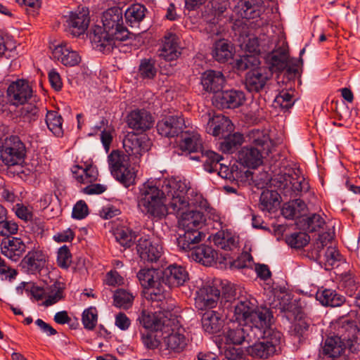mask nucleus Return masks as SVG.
Here are the masks:
<instances>
[{
	"label": "nucleus",
	"mask_w": 360,
	"mask_h": 360,
	"mask_svg": "<svg viewBox=\"0 0 360 360\" xmlns=\"http://www.w3.org/2000/svg\"><path fill=\"white\" fill-rule=\"evenodd\" d=\"M161 49L158 50L159 57L167 61L176 59L181 54L179 46V37L176 34L168 32L162 40Z\"/></svg>",
	"instance_id": "obj_25"
},
{
	"label": "nucleus",
	"mask_w": 360,
	"mask_h": 360,
	"mask_svg": "<svg viewBox=\"0 0 360 360\" xmlns=\"http://www.w3.org/2000/svg\"><path fill=\"white\" fill-rule=\"evenodd\" d=\"M348 330L355 332L356 326L354 321H347L346 325H342L339 328V333H342L340 336H331L326 339L322 347L323 354L330 358L340 357L346 348L345 341L351 339L349 335L343 334L345 331Z\"/></svg>",
	"instance_id": "obj_10"
},
{
	"label": "nucleus",
	"mask_w": 360,
	"mask_h": 360,
	"mask_svg": "<svg viewBox=\"0 0 360 360\" xmlns=\"http://www.w3.org/2000/svg\"><path fill=\"white\" fill-rule=\"evenodd\" d=\"M164 344L166 348L174 353L183 352L188 345V339L185 335L184 330H172L167 336L164 338Z\"/></svg>",
	"instance_id": "obj_32"
},
{
	"label": "nucleus",
	"mask_w": 360,
	"mask_h": 360,
	"mask_svg": "<svg viewBox=\"0 0 360 360\" xmlns=\"http://www.w3.org/2000/svg\"><path fill=\"white\" fill-rule=\"evenodd\" d=\"M280 194L276 191H262L259 198V208L262 211L274 212L280 205Z\"/></svg>",
	"instance_id": "obj_40"
},
{
	"label": "nucleus",
	"mask_w": 360,
	"mask_h": 360,
	"mask_svg": "<svg viewBox=\"0 0 360 360\" xmlns=\"http://www.w3.org/2000/svg\"><path fill=\"white\" fill-rule=\"evenodd\" d=\"M160 135L167 138H174L183 133L186 128L184 117L181 112L164 116L156 125Z\"/></svg>",
	"instance_id": "obj_13"
},
{
	"label": "nucleus",
	"mask_w": 360,
	"mask_h": 360,
	"mask_svg": "<svg viewBox=\"0 0 360 360\" xmlns=\"http://www.w3.org/2000/svg\"><path fill=\"white\" fill-rule=\"evenodd\" d=\"M217 253L212 248L205 244L198 245L188 254V257L192 259L205 266L211 265Z\"/></svg>",
	"instance_id": "obj_34"
},
{
	"label": "nucleus",
	"mask_w": 360,
	"mask_h": 360,
	"mask_svg": "<svg viewBox=\"0 0 360 360\" xmlns=\"http://www.w3.org/2000/svg\"><path fill=\"white\" fill-rule=\"evenodd\" d=\"M238 4V13L243 18H259L263 11V2L261 0H245L239 1Z\"/></svg>",
	"instance_id": "obj_33"
},
{
	"label": "nucleus",
	"mask_w": 360,
	"mask_h": 360,
	"mask_svg": "<svg viewBox=\"0 0 360 360\" xmlns=\"http://www.w3.org/2000/svg\"><path fill=\"white\" fill-rule=\"evenodd\" d=\"M341 255L334 247H328L325 253L326 265L333 266L340 261Z\"/></svg>",
	"instance_id": "obj_62"
},
{
	"label": "nucleus",
	"mask_w": 360,
	"mask_h": 360,
	"mask_svg": "<svg viewBox=\"0 0 360 360\" xmlns=\"http://www.w3.org/2000/svg\"><path fill=\"white\" fill-rule=\"evenodd\" d=\"M26 155V148L24 143L18 136L7 138L1 150L2 161L7 165L21 164Z\"/></svg>",
	"instance_id": "obj_12"
},
{
	"label": "nucleus",
	"mask_w": 360,
	"mask_h": 360,
	"mask_svg": "<svg viewBox=\"0 0 360 360\" xmlns=\"http://www.w3.org/2000/svg\"><path fill=\"white\" fill-rule=\"evenodd\" d=\"M134 297L124 289H117L113 294V304L120 309H128L131 307Z\"/></svg>",
	"instance_id": "obj_45"
},
{
	"label": "nucleus",
	"mask_w": 360,
	"mask_h": 360,
	"mask_svg": "<svg viewBox=\"0 0 360 360\" xmlns=\"http://www.w3.org/2000/svg\"><path fill=\"white\" fill-rule=\"evenodd\" d=\"M103 27L94 26L89 37L94 49L110 51L117 46V41H124L132 38L131 34L124 25L123 12L120 7H112L103 13Z\"/></svg>",
	"instance_id": "obj_2"
},
{
	"label": "nucleus",
	"mask_w": 360,
	"mask_h": 360,
	"mask_svg": "<svg viewBox=\"0 0 360 360\" xmlns=\"http://www.w3.org/2000/svg\"><path fill=\"white\" fill-rule=\"evenodd\" d=\"M258 63L259 60L255 56L245 55L236 60V67L240 70H245L257 65Z\"/></svg>",
	"instance_id": "obj_58"
},
{
	"label": "nucleus",
	"mask_w": 360,
	"mask_h": 360,
	"mask_svg": "<svg viewBox=\"0 0 360 360\" xmlns=\"http://www.w3.org/2000/svg\"><path fill=\"white\" fill-rule=\"evenodd\" d=\"M184 233H179L176 238L179 248L184 252H191L202 240L205 235L198 230H183Z\"/></svg>",
	"instance_id": "obj_29"
},
{
	"label": "nucleus",
	"mask_w": 360,
	"mask_h": 360,
	"mask_svg": "<svg viewBox=\"0 0 360 360\" xmlns=\"http://www.w3.org/2000/svg\"><path fill=\"white\" fill-rule=\"evenodd\" d=\"M316 298L322 305L332 307L341 306L345 302L343 295L338 294L335 290L327 288L319 289L316 294Z\"/></svg>",
	"instance_id": "obj_35"
},
{
	"label": "nucleus",
	"mask_w": 360,
	"mask_h": 360,
	"mask_svg": "<svg viewBox=\"0 0 360 360\" xmlns=\"http://www.w3.org/2000/svg\"><path fill=\"white\" fill-rule=\"evenodd\" d=\"M68 31L75 37H78L84 33L89 23V18L87 13H71L66 21Z\"/></svg>",
	"instance_id": "obj_31"
},
{
	"label": "nucleus",
	"mask_w": 360,
	"mask_h": 360,
	"mask_svg": "<svg viewBox=\"0 0 360 360\" xmlns=\"http://www.w3.org/2000/svg\"><path fill=\"white\" fill-rule=\"evenodd\" d=\"M273 184L286 197L295 198L309 189L308 181L297 173L294 174H278L274 179Z\"/></svg>",
	"instance_id": "obj_8"
},
{
	"label": "nucleus",
	"mask_w": 360,
	"mask_h": 360,
	"mask_svg": "<svg viewBox=\"0 0 360 360\" xmlns=\"http://www.w3.org/2000/svg\"><path fill=\"white\" fill-rule=\"evenodd\" d=\"M221 139L224 140L220 143L219 148L225 153H232L243 141V136L240 133L229 132Z\"/></svg>",
	"instance_id": "obj_41"
},
{
	"label": "nucleus",
	"mask_w": 360,
	"mask_h": 360,
	"mask_svg": "<svg viewBox=\"0 0 360 360\" xmlns=\"http://www.w3.org/2000/svg\"><path fill=\"white\" fill-rule=\"evenodd\" d=\"M258 335H260L258 326L237 322L236 326L233 323L232 326L227 328L223 333L221 340L225 345L229 346L230 345H240L244 341L250 344Z\"/></svg>",
	"instance_id": "obj_9"
},
{
	"label": "nucleus",
	"mask_w": 360,
	"mask_h": 360,
	"mask_svg": "<svg viewBox=\"0 0 360 360\" xmlns=\"http://www.w3.org/2000/svg\"><path fill=\"white\" fill-rule=\"evenodd\" d=\"M340 285L345 293L349 297L353 296L358 288V283L351 274L344 275Z\"/></svg>",
	"instance_id": "obj_57"
},
{
	"label": "nucleus",
	"mask_w": 360,
	"mask_h": 360,
	"mask_svg": "<svg viewBox=\"0 0 360 360\" xmlns=\"http://www.w3.org/2000/svg\"><path fill=\"white\" fill-rule=\"evenodd\" d=\"M260 335H257L247 347L248 354L258 359H268L280 353V345L282 333L267 324L265 327H259Z\"/></svg>",
	"instance_id": "obj_4"
},
{
	"label": "nucleus",
	"mask_w": 360,
	"mask_h": 360,
	"mask_svg": "<svg viewBox=\"0 0 360 360\" xmlns=\"http://www.w3.org/2000/svg\"><path fill=\"white\" fill-rule=\"evenodd\" d=\"M271 150V142L269 137L262 136L255 139L253 143L243 147L238 152V162L248 168L255 169L263 163V159Z\"/></svg>",
	"instance_id": "obj_6"
},
{
	"label": "nucleus",
	"mask_w": 360,
	"mask_h": 360,
	"mask_svg": "<svg viewBox=\"0 0 360 360\" xmlns=\"http://www.w3.org/2000/svg\"><path fill=\"white\" fill-rule=\"evenodd\" d=\"M325 224L324 219L318 214H313L307 217L304 224L307 231L313 233L323 228Z\"/></svg>",
	"instance_id": "obj_54"
},
{
	"label": "nucleus",
	"mask_w": 360,
	"mask_h": 360,
	"mask_svg": "<svg viewBox=\"0 0 360 360\" xmlns=\"http://www.w3.org/2000/svg\"><path fill=\"white\" fill-rule=\"evenodd\" d=\"M140 77L143 79H153L157 73L155 63L150 59H143L139 68Z\"/></svg>",
	"instance_id": "obj_50"
},
{
	"label": "nucleus",
	"mask_w": 360,
	"mask_h": 360,
	"mask_svg": "<svg viewBox=\"0 0 360 360\" xmlns=\"http://www.w3.org/2000/svg\"><path fill=\"white\" fill-rule=\"evenodd\" d=\"M224 352L227 360H245L243 351L240 348L225 346Z\"/></svg>",
	"instance_id": "obj_64"
},
{
	"label": "nucleus",
	"mask_w": 360,
	"mask_h": 360,
	"mask_svg": "<svg viewBox=\"0 0 360 360\" xmlns=\"http://www.w3.org/2000/svg\"><path fill=\"white\" fill-rule=\"evenodd\" d=\"M48 261L47 255L41 250L29 251L21 261V266L28 274L40 273L46 266Z\"/></svg>",
	"instance_id": "obj_21"
},
{
	"label": "nucleus",
	"mask_w": 360,
	"mask_h": 360,
	"mask_svg": "<svg viewBox=\"0 0 360 360\" xmlns=\"http://www.w3.org/2000/svg\"><path fill=\"white\" fill-rule=\"evenodd\" d=\"M270 77L269 71L264 68L251 69L245 75V88L250 93H259L264 89Z\"/></svg>",
	"instance_id": "obj_19"
},
{
	"label": "nucleus",
	"mask_w": 360,
	"mask_h": 360,
	"mask_svg": "<svg viewBox=\"0 0 360 360\" xmlns=\"http://www.w3.org/2000/svg\"><path fill=\"white\" fill-rule=\"evenodd\" d=\"M288 60V51L282 48L274 50L266 57L267 63L271 71H283Z\"/></svg>",
	"instance_id": "obj_37"
},
{
	"label": "nucleus",
	"mask_w": 360,
	"mask_h": 360,
	"mask_svg": "<svg viewBox=\"0 0 360 360\" xmlns=\"http://www.w3.org/2000/svg\"><path fill=\"white\" fill-rule=\"evenodd\" d=\"M114 235L116 240L125 248L131 247L135 239L134 233L127 228L117 229Z\"/></svg>",
	"instance_id": "obj_47"
},
{
	"label": "nucleus",
	"mask_w": 360,
	"mask_h": 360,
	"mask_svg": "<svg viewBox=\"0 0 360 360\" xmlns=\"http://www.w3.org/2000/svg\"><path fill=\"white\" fill-rule=\"evenodd\" d=\"M233 129V124L231 121L223 115H216L210 117L205 126L207 134L219 139L226 136V134L231 132Z\"/></svg>",
	"instance_id": "obj_23"
},
{
	"label": "nucleus",
	"mask_w": 360,
	"mask_h": 360,
	"mask_svg": "<svg viewBox=\"0 0 360 360\" xmlns=\"http://www.w3.org/2000/svg\"><path fill=\"white\" fill-rule=\"evenodd\" d=\"M141 340L143 345L148 349H155L158 348L160 344V340L157 338V335L153 334L151 331L143 333L141 335Z\"/></svg>",
	"instance_id": "obj_61"
},
{
	"label": "nucleus",
	"mask_w": 360,
	"mask_h": 360,
	"mask_svg": "<svg viewBox=\"0 0 360 360\" xmlns=\"http://www.w3.org/2000/svg\"><path fill=\"white\" fill-rule=\"evenodd\" d=\"M163 284L165 288H178L189 281V274L184 266L171 264L162 270Z\"/></svg>",
	"instance_id": "obj_18"
},
{
	"label": "nucleus",
	"mask_w": 360,
	"mask_h": 360,
	"mask_svg": "<svg viewBox=\"0 0 360 360\" xmlns=\"http://www.w3.org/2000/svg\"><path fill=\"white\" fill-rule=\"evenodd\" d=\"M153 123V117L144 109L134 110L127 116V126L138 133H143L150 129Z\"/></svg>",
	"instance_id": "obj_20"
},
{
	"label": "nucleus",
	"mask_w": 360,
	"mask_h": 360,
	"mask_svg": "<svg viewBox=\"0 0 360 360\" xmlns=\"http://www.w3.org/2000/svg\"><path fill=\"white\" fill-rule=\"evenodd\" d=\"M136 250L141 259L145 262H156L162 254V246L159 238H141Z\"/></svg>",
	"instance_id": "obj_15"
},
{
	"label": "nucleus",
	"mask_w": 360,
	"mask_h": 360,
	"mask_svg": "<svg viewBox=\"0 0 360 360\" xmlns=\"http://www.w3.org/2000/svg\"><path fill=\"white\" fill-rule=\"evenodd\" d=\"M221 304L224 310H227L226 316H229L230 311L233 314V321L238 323L259 327H265L267 324H271L273 314L270 309L259 308L257 300L247 292L240 295L237 300H235L233 294L224 292Z\"/></svg>",
	"instance_id": "obj_3"
},
{
	"label": "nucleus",
	"mask_w": 360,
	"mask_h": 360,
	"mask_svg": "<svg viewBox=\"0 0 360 360\" xmlns=\"http://www.w3.org/2000/svg\"><path fill=\"white\" fill-rule=\"evenodd\" d=\"M225 82V77L220 71L209 70L201 75V84L203 89L214 95L221 91Z\"/></svg>",
	"instance_id": "obj_26"
},
{
	"label": "nucleus",
	"mask_w": 360,
	"mask_h": 360,
	"mask_svg": "<svg viewBox=\"0 0 360 360\" xmlns=\"http://www.w3.org/2000/svg\"><path fill=\"white\" fill-rule=\"evenodd\" d=\"M123 147L127 156L139 159L150 148L149 140L146 137H139L135 134H129L123 140Z\"/></svg>",
	"instance_id": "obj_22"
},
{
	"label": "nucleus",
	"mask_w": 360,
	"mask_h": 360,
	"mask_svg": "<svg viewBox=\"0 0 360 360\" xmlns=\"http://www.w3.org/2000/svg\"><path fill=\"white\" fill-rule=\"evenodd\" d=\"M5 236L0 244L1 253L13 261L18 260L25 252V244L20 238Z\"/></svg>",
	"instance_id": "obj_24"
},
{
	"label": "nucleus",
	"mask_w": 360,
	"mask_h": 360,
	"mask_svg": "<svg viewBox=\"0 0 360 360\" xmlns=\"http://www.w3.org/2000/svg\"><path fill=\"white\" fill-rule=\"evenodd\" d=\"M274 103L282 109L288 110L293 106L295 101L291 94L286 91H282L276 96Z\"/></svg>",
	"instance_id": "obj_55"
},
{
	"label": "nucleus",
	"mask_w": 360,
	"mask_h": 360,
	"mask_svg": "<svg viewBox=\"0 0 360 360\" xmlns=\"http://www.w3.org/2000/svg\"><path fill=\"white\" fill-rule=\"evenodd\" d=\"M202 326L203 330L209 334H214L220 331L223 321L219 314L212 310L207 309L202 316Z\"/></svg>",
	"instance_id": "obj_38"
},
{
	"label": "nucleus",
	"mask_w": 360,
	"mask_h": 360,
	"mask_svg": "<svg viewBox=\"0 0 360 360\" xmlns=\"http://www.w3.org/2000/svg\"><path fill=\"white\" fill-rule=\"evenodd\" d=\"M63 297V290L56 283L50 287L49 294L47 295L44 305L49 307L57 303Z\"/></svg>",
	"instance_id": "obj_56"
},
{
	"label": "nucleus",
	"mask_w": 360,
	"mask_h": 360,
	"mask_svg": "<svg viewBox=\"0 0 360 360\" xmlns=\"http://www.w3.org/2000/svg\"><path fill=\"white\" fill-rule=\"evenodd\" d=\"M252 255L247 252H243L238 258L233 261L231 267L238 269H248L251 266L252 261Z\"/></svg>",
	"instance_id": "obj_59"
},
{
	"label": "nucleus",
	"mask_w": 360,
	"mask_h": 360,
	"mask_svg": "<svg viewBox=\"0 0 360 360\" xmlns=\"http://www.w3.org/2000/svg\"><path fill=\"white\" fill-rule=\"evenodd\" d=\"M246 101L245 93L241 90L221 91L212 98L213 104L219 109H235L242 106Z\"/></svg>",
	"instance_id": "obj_14"
},
{
	"label": "nucleus",
	"mask_w": 360,
	"mask_h": 360,
	"mask_svg": "<svg viewBox=\"0 0 360 360\" xmlns=\"http://www.w3.org/2000/svg\"><path fill=\"white\" fill-rule=\"evenodd\" d=\"M302 59H289L287 62V66L284 69V77L288 80H293L300 77V68L302 65Z\"/></svg>",
	"instance_id": "obj_49"
},
{
	"label": "nucleus",
	"mask_w": 360,
	"mask_h": 360,
	"mask_svg": "<svg viewBox=\"0 0 360 360\" xmlns=\"http://www.w3.org/2000/svg\"><path fill=\"white\" fill-rule=\"evenodd\" d=\"M53 58L60 61L65 66L73 67L81 61V57L77 51H73L67 44L56 46L52 51Z\"/></svg>",
	"instance_id": "obj_27"
},
{
	"label": "nucleus",
	"mask_w": 360,
	"mask_h": 360,
	"mask_svg": "<svg viewBox=\"0 0 360 360\" xmlns=\"http://www.w3.org/2000/svg\"><path fill=\"white\" fill-rule=\"evenodd\" d=\"M309 323L304 319H299L290 327L291 335L298 338L300 341L305 339L308 335Z\"/></svg>",
	"instance_id": "obj_51"
},
{
	"label": "nucleus",
	"mask_w": 360,
	"mask_h": 360,
	"mask_svg": "<svg viewBox=\"0 0 360 360\" xmlns=\"http://www.w3.org/2000/svg\"><path fill=\"white\" fill-rule=\"evenodd\" d=\"M179 146L182 152L188 153L190 155L191 153L200 155L203 150L200 136L194 131H186L182 134Z\"/></svg>",
	"instance_id": "obj_30"
},
{
	"label": "nucleus",
	"mask_w": 360,
	"mask_h": 360,
	"mask_svg": "<svg viewBox=\"0 0 360 360\" xmlns=\"http://www.w3.org/2000/svg\"><path fill=\"white\" fill-rule=\"evenodd\" d=\"M138 207L149 217L162 219L168 212L179 214L188 207L206 208L207 202L185 181L165 179L158 186L145 183L139 188Z\"/></svg>",
	"instance_id": "obj_1"
},
{
	"label": "nucleus",
	"mask_w": 360,
	"mask_h": 360,
	"mask_svg": "<svg viewBox=\"0 0 360 360\" xmlns=\"http://www.w3.org/2000/svg\"><path fill=\"white\" fill-rule=\"evenodd\" d=\"M162 270L154 268L141 269L136 274L140 285L144 289L146 300L163 303L168 292L163 284Z\"/></svg>",
	"instance_id": "obj_5"
},
{
	"label": "nucleus",
	"mask_w": 360,
	"mask_h": 360,
	"mask_svg": "<svg viewBox=\"0 0 360 360\" xmlns=\"http://www.w3.org/2000/svg\"><path fill=\"white\" fill-rule=\"evenodd\" d=\"M190 158L202 161L204 169L210 173L215 172L218 169L219 162L224 159L221 155L212 150H202L200 155H191Z\"/></svg>",
	"instance_id": "obj_36"
},
{
	"label": "nucleus",
	"mask_w": 360,
	"mask_h": 360,
	"mask_svg": "<svg viewBox=\"0 0 360 360\" xmlns=\"http://www.w3.org/2000/svg\"><path fill=\"white\" fill-rule=\"evenodd\" d=\"M109 169L113 177L124 187L135 184L136 174L130 168L129 157L123 152L112 150L108 156Z\"/></svg>",
	"instance_id": "obj_7"
},
{
	"label": "nucleus",
	"mask_w": 360,
	"mask_h": 360,
	"mask_svg": "<svg viewBox=\"0 0 360 360\" xmlns=\"http://www.w3.org/2000/svg\"><path fill=\"white\" fill-rule=\"evenodd\" d=\"M88 215V206L83 200L78 201L72 209V216L76 219H82Z\"/></svg>",
	"instance_id": "obj_63"
},
{
	"label": "nucleus",
	"mask_w": 360,
	"mask_h": 360,
	"mask_svg": "<svg viewBox=\"0 0 360 360\" xmlns=\"http://www.w3.org/2000/svg\"><path fill=\"white\" fill-rule=\"evenodd\" d=\"M98 321V311L96 307H90L84 310L82 315V322L84 328L92 330L96 326Z\"/></svg>",
	"instance_id": "obj_46"
},
{
	"label": "nucleus",
	"mask_w": 360,
	"mask_h": 360,
	"mask_svg": "<svg viewBox=\"0 0 360 360\" xmlns=\"http://www.w3.org/2000/svg\"><path fill=\"white\" fill-rule=\"evenodd\" d=\"M206 221L205 214L199 210L182 212L179 220V226L182 230L199 231Z\"/></svg>",
	"instance_id": "obj_28"
},
{
	"label": "nucleus",
	"mask_w": 360,
	"mask_h": 360,
	"mask_svg": "<svg viewBox=\"0 0 360 360\" xmlns=\"http://www.w3.org/2000/svg\"><path fill=\"white\" fill-rule=\"evenodd\" d=\"M39 98L34 103H27L19 111L20 120L24 122L31 124L37 121L39 117V107L37 104Z\"/></svg>",
	"instance_id": "obj_44"
},
{
	"label": "nucleus",
	"mask_w": 360,
	"mask_h": 360,
	"mask_svg": "<svg viewBox=\"0 0 360 360\" xmlns=\"http://www.w3.org/2000/svg\"><path fill=\"white\" fill-rule=\"evenodd\" d=\"M248 167L244 166L243 169H238L236 167V169H234V167H232L231 170V176L240 182H247L252 179L253 173L248 169Z\"/></svg>",
	"instance_id": "obj_60"
},
{
	"label": "nucleus",
	"mask_w": 360,
	"mask_h": 360,
	"mask_svg": "<svg viewBox=\"0 0 360 360\" xmlns=\"http://www.w3.org/2000/svg\"><path fill=\"white\" fill-rule=\"evenodd\" d=\"M136 321L151 332L163 331L169 325L170 320L162 312L150 313L143 309L138 316Z\"/></svg>",
	"instance_id": "obj_17"
},
{
	"label": "nucleus",
	"mask_w": 360,
	"mask_h": 360,
	"mask_svg": "<svg viewBox=\"0 0 360 360\" xmlns=\"http://www.w3.org/2000/svg\"><path fill=\"white\" fill-rule=\"evenodd\" d=\"M146 7L139 4H135L129 6L124 12L127 23L131 27L139 23L145 17Z\"/></svg>",
	"instance_id": "obj_42"
},
{
	"label": "nucleus",
	"mask_w": 360,
	"mask_h": 360,
	"mask_svg": "<svg viewBox=\"0 0 360 360\" xmlns=\"http://www.w3.org/2000/svg\"><path fill=\"white\" fill-rule=\"evenodd\" d=\"M46 123L49 129L58 137L63 135V118L56 111L48 110L46 116Z\"/></svg>",
	"instance_id": "obj_43"
},
{
	"label": "nucleus",
	"mask_w": 360,
	"mask_h": 360,
	"mask_svg": "<svg viewBox=\"0 0 360 360\" xmlns=\"http://www.w3.org/2000/svg\"><path fill=\"white\" fill-rule=\"evenodd\" d=\"M212 56L215 60L225 63L232 58L233 48L227 40L219 39L212 46Z\"/></svg>",
	"instance_id": "obj_39"
},
{
	"label": "nucleus",
	"mask_w": 360,
	"mask_h": 360,
	"mask_svg": "<svg viewBox=\"0 0 360 360\" xmlns=\"http://www.w3.org/2000/svg\"><path fill=\"white\" fill-rule=\"evenodd\" d=\"M220 290L215 285H205L196 292L195 307L204 311L214 308L220 298Z\"/></svg>",
	"instance_id": "obj_16"
},
{
	"label": "nucleus",
	"mask_w": 360,
	"mask_h": 360,
	"mask_svg": "<svg viewBox=\"0 0 360 360\" xmlns=\"http://www.w3.org/2000/svg\"><path fill=\"white\" fill-rule=\"evenodd\" d=\"M216 245L225 250H231L237 247V243L233 237H225L224 233H217L213 238Z\"/></svg>",
	"instance_id": "obj_52"
},
{
	"label": "nucleus",
	"mask_w": 360,
	"mask_h": 360,
	"mask_svg": "<svg viewBox=\"0 0 360 360\" xmlns=\"http://www.w3.org/2000/svg\"><path fill=\"white\" fill-rule=\"evenodd\" d=\"M72 262V254L69 248L64 245L57 252V264L63 269H68Z\"/></svg>",
	"instance_id": "obj_53"
},
{
	"label": "nucleus",
	"mask_w": 360,
	"mask_h": 360,
	"mask_svg": "<svg viewBox=\"0 0 360 360\" xmlns=\"http://www.w3.org/2000/svg\"><path fill=\"white\" fill-rule=\"evenodd\" d=\"M7 98L12 105H25L28 102H37L38 97L34 95L32 86L25 79L12 82L7 89Z\"/></svg>",
	"instance_id": "obj_11"
},
{
	"label": "nucleus",
	"mask_w": 360,
	"mask_h": 360,
	"mask_svg": "<svg viewBox=\"0 0 360 360\" xmlns=\"http://www.w3.org/2000/svg\"><path fill=\"white\" fill-rule=\"evenodd\" d=\"M309 236L305 233H293L286 236L285 241L291 248L300 249L306 246L309 241Z\"/></svg>",
	"instance_id": "obj_48"
}]
</instances>
